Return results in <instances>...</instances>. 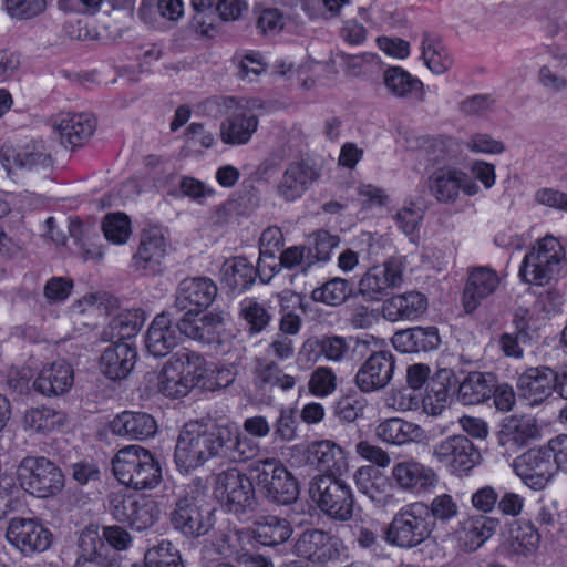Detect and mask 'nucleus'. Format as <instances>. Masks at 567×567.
I'll use <instances>...</instances> for the list:
<instances>
[{
    "instance_id": "f257e3e1",
    "label": "nucleus",
    "mask_w": 567,
    "mask_h": 567,
    "mask_svg": "<svg viewBox=\"0 0 567 567\" xmlns=\"http://www.w3.org/2000/svg\"><path fill=\"white\" fill-rule=\"evenodd\" d=\"M259 445L241 433L239 425L228 417L189 422L178 434L174 461L182 473L202 466L208 460L223 463H243L252 460Z\"/></svg>"
},
{
    "instance_id": "f03ea898",
    "label": "nucleus",
    "mask_w": 567,
    "mask_h": 567,
    "mask_svg": "<svg viewBox=\"0 0 567 567\" xmlns=\"http://www.w3.org/2000/svg\"><path fill=\"white\" fill-rule=\"evenodd\" d=\"M112 465L117 481L135 491L153 489L162 482L159 461L140 445L121 449Z\"/></svg>"
},
{
    "instance_id": "7ed1b4c3",
    "label": "nucleus",
    "mask_w": 567,
    "mask_h": 567,
    "mask_svg": "<svg viewBox=\"0 0 567 567\" xmlns=\"http://www.w3.org/2000/svg\"><path fill=\"white\" fill-rule=\"evenodd\" d=\"M213 494L226 512L238 518L252 514L258 505L254 476L237 467L214 475Z\"/></svg>"
},
{
    "instance_id": "20e7f679",
    "label": "nucleus",
    "mask_w": 567,
    "mask_h": 567,
    "mask_svg": "<svg viewBox=\"0 0 567 567\" xmlns=\"http://www.w3.org/2000/svg\"><path fill=\"white\" fill-rule=\"evenodd\" d=\"M249 473L254 476L256 494L270 504L287 506L299 496V485L288 468L276 458H265L252 463Z\"/></svg>"
},
{
    "instance_id": "39448f33",
    "label": "nucleus",
    "mask_w": 567,
    "mask_h": 567,
    "mask_svg": "<svg viewBox=\"0 0 567 567\" xmlns=\"http://www.w3.org/2000/svg\"><path fill=\"white\" fill-rule=\"evenodd\" d=\"M565 270L561 245L555 237L546 236L525 255L519 276L527 284L544 286L558 280Z\"/></svg>"
},
{
    "instance_id": "423d86ee",
    "label": "nucleus",
    "mask_w": 567,
    "mask_h": 567,
    "mask_svg": "<svg viewBox=\"0 0 567 567\" xmlns=\"http://www.w3.org/2000/svg\"><path fill=\"white\" fill-rule=\"evenodd\" d=\"M433 529L427 519V505L414 502L404 505L394 514L383 529V539L395 547L410 549L431 537Z\"/></svg>"
},
{
    "instance_id": "0eeeda50",
    "label": "nucleus",
    "mask_w": 567,
    "mask_h": 567,
    "mask_svg": "<svg viewBox=\"0 0 567 567\" xmlns=\"http://www.w3.org/2000/svg\"><path fill=\"white\" fill-rule=\"evenodd\" d=\"M309 495L317 507L329 517L347 522L353 516L354 496L340 476L321 474L309 483Z\"/></svg>"
},
{
    "instance_id": "6e6552de",
    "label": "nucleus",
    "mask_w": 567,
    "mask_h": 567,
    "mask_svg": "<svg viewBox=\"0 0 567 567\" xmlns=\"http://www.w3.org/2000/svg\"><path fill=\"white\" fill-rule=\"evenodd\" d=\"M168 519L175 532L187 539H196L213 528L214 508L203 497L187 493L175 501Z\"/></svg>"
},
{
    "instance_id": "1a4fd4ad",
    "label": "nucleus",
    "mask_w": 567,
    "mask_h": 567,
    "mask_svg": "<svg viewBox=\"0 0 567 567\" xmlns=\"http://www.w3.org/2000/svg\"><path fill=\"white\" fill-rule=\"evenodd\" d=\"M17 476L21 487L33 496H55L64 487V474L44 456H25L18 465Z\"/></svg>"
},
{
    "instance_id": "9d476101",
    "label": "nucleus",
    "mask_w": 567,
    "mask_h": 567,
    "mask_svg": "<svg viewBox=\"0 0 567 567\" xmlns=\"http://www.w3.org/2000/svg\"><path fill=\"white\" fill-rule=\"evenodd\" d=\"M513 467L523 483L534 491L544 489L559 470L549 442L517 456Z\"/></svg>"
},
{
    "instance_id": "9b49d317",
    "label": "nucleus",
    "mask_w": 567,
    "mask_h": 567,
    "mask_svg": "<svg viewBox=\"0 0 567 567\" xmlns=\"http://www.w3.org/2000/svg\"><path fill=\"white\" fill-rule=\"evenodd\" d=\"M434 457L452 473L467 474L481 462V453L465 435H452L433 447Z\"/></svg>"
},
{
    "instance_id": "f8f14e48",
    "label": "nucleus",
    "mask_w": 567,
    "mask_h": 567,
    "mask_svg": "<svg viewBox=\"0 0 567 567\" xmlns=\"http://www.w3.org/2000/svg\"><path fill=\"white\" fill-rule=\"evenodd\" d=\"M426 186L431 195L441 204H453L461 192L468 196L476 195L478 185L464 172L442 166L427 178Z\"/></svg>"
},
{
    "instance_id": "ddd939ff",
    "label": "nucleus",
    "mask_w": 567,
    "mask_h": 567,
    "mask_svg": "<svg viewBox=\"0 0 567 567\" xmlns=\"http://www.w3.org/2000/svg\"><path fill=\"white\" fill-rule=\"evenodd\" d=\"M217 291L216 284L208 277L185 278L175 290L172 310L199 315L214 302Z\"/></svg>"
},
{
    "instance_id": "4468645a",
    "label": "nucleus",
    "mask_w": 567,
    "mask_h": 567,
    "mask_svg": "<svg viewBox=\"0 0 567 567\" xmlns=\"http://www.w3.org/2000/svg\"><path fill=\"white\" fill-rule=\"evenodd\" d=\"M403 269V264L398 258H391L383 265L369 268L359 281V293L367 301H380L389 289L401 286Z\"/></svg>"
},
{
    "instance_id": "2eb2a0df",
    "label": "nucleus",
    "mask_w": 567,
    "mask_h": 567,
    "mask_svg": "<svg viewBox=\"0 0 567 567\" xmlns=\"http://www.w3.org/2000/svg\"><path fill=\"white\" fill-rule=\"evenodd\" d=\"M6 537L27 556L43 553L52 544V533L31 518H12L7 527Z\"/></svg>"
},
{
    "instance_id": "dca6fc26",
    "label": "nucleus",
    "mask_w": 567,
    "mask_h": 567,
    "mask_svg": "<svg viewBox=\"0 0 567 567\" xmlns=\"http://www.w3.org/2000/svg\"><path fill=\"white\" fill-rule=\"evenodd\" d=\"M266 257L274 260V252L269 250H260L258 264L255 267L246 257L236 256L227 259L221 267V280L233 291L244 292L248 290L259 277L262 284H267L265 279L264 264Z\"/></svg>"
},
{
    "instance_id": "f3484780",
    "label": "nucleus",
    "mask_w": 567,
    "mask_h": 567,
    "mask_svg": "<svg viewBox=\"0 0 567 567\" xmlns=\"http://www.w3.org/2000/svg\"><path fill=\"white\" fill-rule=\"evenodd\" d=\"M394 354L389 350L373 352L358 370L354 381L361 392L371 393L384 389L393 378Z\"/></svg>"
},
{
    "instance_id": "a211bd4d",
    "label": "nucleus",
    "mask_w": 567,
    "mask_h": 567,
    "mask_svg": "<svg viewBox=\"0 0 567 567\" xmlns=\"http://www.w3.org/2000/svg\"><path fill=\"white\" fill-rule=\"evenodd\" d=\"M342 544L339 538L321 529H307L299 535L293 545L298 557L323 564L340 556Z\"/></svg>"
},
{
    "instance_id": "6ab92c4d",
    "label": "nucleus",
    "mask_w": 567,
    "mask_h": 567,
    "mask_svg": "<svg viewBox=\"0 0 567 567\" xmlns=\"http://www.w3.org/2000/svg\"><path fill=\"white\" fill-rule=\"evenodd\" d=\"M179 334L203 344L220 343L224 332V316L221 312H207L202 317L195 313H184L177 320Z\"/></svg>"
},
{
    "instance_id": "aec40b11",
    "label": "nucleus",
    "mask_w": 567,
    "mask_h": 567,
    "mask_svg": "<svg viewBox=\"0 0 567 567\" xmlns=\"http://www.w3.org/2000/svg\"><path fill=\"white\" fill-rule=\"evenodd\" d=\"M171 311L158 313L145 334V348L155 358H163L178 344L179 334Z\"/></svg>"
},
{
    "instance_id": "412c9836",
    "label": "nucleus",
    "mask_w": 567,
    "mask_h": 567,
    "mask_svg": "<svg viewBox=\"0 0 567 567\" xmlns=\"http://www.w3.org/2000/svg\"><path fill=\"white\" fill-rule=\"evenodd\" d=\"M320 176L319 169L306 161L288 165L277 185V194L287 202L300 198Z\"/></svg>"
},
{
    "instance_id": "4be33fe9",
    "label": "nucleus",
    "mask_w": 567,
    "mask_h": 567,
    "mask_svg": "<svg viewBox=\"0 0 567 567\" xmlns=\"http://www.w3.org/2000/svg\"><path fill=\"white\" fill-rule=\"evenodd\" d=\"M556 370L546 367L526 369L517 380L519 395L529 400L530 404H539L555 390Z\"/></svg>"
},
{
    "instance_id": "5701e85b",
    "label": "nucleus",
    "mask_w": 567,
    "mask_h": 567,
    "mask_svg": "<svg viewBox=\"0 0 567 567\" xmlns=\"http://www.w3.org/2000/svg\"><path fill=\"white\" fill-rule=\"evenodd\" d=\"M1 164L8 174L14 169L33 171L39 167L47 168L51 165V156L35 144L13 146L4 144L0 151Z\"/></svg>"
},
{
    "instance_id": "b1692460",
    "label": "nucleus",
    "mask_w": 567,
    "mask_h": 567,
    "mask_svg": "<svg viewBox=\"0 0 567 567\" xmlns=\"http://www.w3.org/2000/svg\"><path fill=\"white\" fill-rule=\"evenodd\" d=\"M71 364L64 360L44 365L33 381V389L43 396H59L66 393L73 384Z\"/></svg>"
},
{
    "instance_id": "393cba45",
    "label": "nucleus",
    "mask_w": 567,
    "mask_h": 567,
    "mask_svg": "<svg viewBox=\"0 0 567 567\" xmlns=\"http://www.w3.org/2000/svg\"><path fill=\"white\" fill-rule=\"evenodd\" d=\"M499 277L489 267H476L470 274L463 291V306L466 312L474 311L480 303L495 292Z\"/></svg>"
},
{
    "instance_id": "a878e982",
    "label": "nucleus",
    "mask_w": 567,
    "mask_h": 567,
    "mask_svg": "<svg viewBox=\"0 0 567 567\" xmlns=\"http://www.w3.org/2000/svg\"><path fill=\"white\" fill-rule=\"evenodd\" d=\"M137 352L127 342L111 343L100 358V370L110 380L125 379L134 368Z\"/></svg>"
},
{
    "instance_id": "bb28decb",
    "label": "nucleus",
    "mask_w": 567,
    "mask_h": 567,
    "mask_svg": "<svg viewBox=\"0 0 567 567\" xmlns=\"http://www.w3.org/2000/svg\"><path fill=\"white\" fill-rule=\"evenodd\" d=\"M427 309V298L419 291L392 296L382 303V316L386 321L415 320Z\"/></svg>"
},
{
    "instance_id": "cd10ccee",
    "label": "nucleus",
    "mask_w": 567,
    "mask_h": 567,
    "mask_svg": "<svg viewBox=\"0 0 567 567\" xmlns=\"http://www.w3.org/2000/svg\"><path fill=\"white\" fill-rule=\"evenodd\" d=\"M111 430L118 436L143 441L156 434L157 423L146 412L124 411L111 422Z\"/></svg>"
},
{
    "instance_id": "c85d7f7f",
    "label": "nucleus",
    "mask_w": 567,
    "mask_h": 567,
    "mask_svg": "<svg viewBox=\"0 0 567 567\" xmlns=\"http://www.w3.org/2000/svg\"><path fill=\"white\" fill-rule=\"evenodd\" d=\"M258 127V118L254 112L244 106L236 110L221 122L220 137L225 144L241 145L249 142Z\"/></svg>"
},
{
    "instance_id": "c756f323",
    "label": "nucleus",
    "mask_w": 567,
    "mask_h": 567,
    "mask_svg": "<svg viewBox=\"0 0 567 567\" xmlns=\"http://www.w3.org/2000/svg\"><path fill=\"white\" fill-rule=\"evenodd\" d=\"M96 127L95 118L86 113L61 114L55 123L61 144L65 147L81 146Z\"/></svg>"
},
{
    "instance_id": "7c9ffc66",
    "label": "nucleus",
    "mask_w": 567,
    "mask_h": 567,
    "mask_svg": "<svg viewBox=\"0 0 567 567\" xmlns=\"http://www.w3.org/2000/svg\"><path fill=\"white\" fill-rule=\"evenodd\" d=\"M441 343L436 327H413L395 332L392 337L394 348L403 353L429 352Z\"/></svg>"
},
{
    "instance_id": "2f4dec72",
    "label": "nucleus",
    "mask_w": 567,
    "mask_h": 567,
    "mask_svg": "<svg viewBox=\"0 0 567 567\" xmlns=\"http://www.w3.org/2000/svg\"><path fill=\"white\" fill-rule=\"evenodd\" d=\"M398 485L415 494H420L434 486L437 476L433 470L415 461L400 462L392 470Z\"/></svg>"
},
{
    "instance_id": "473e14b6",
    "label": "nucleus",
    "mask_w": 567,
    "mask_h": 567,
    "mask_svg": "<svg viewBox=\"0 0 567 567\" xmlns=\"http://www.w3.org/2000/svg\"><path fill=\"white\" fill-rule=\"evenodd\" d=\"M496 375L489 372H471L457 385V401L463 405L484 403L495 391Z\"/></svg>"
},
{
    "instance_id": "72a5a7b5",
    "label": "nucleus",
    "mask_w": 567,
    "mask_h": 567,
    "mask_svg": "<svg viewBox=\"0 0 567 567\" xmlns=\"http://www.w3.org/2000/svg\"><path fill=\"white\" fill-rule=\"evenodd\" d=\"M375 435L384 443L400 446L422 442L425 439V431L416 423L391 417L375 427Z\"/></svg>"
},
{
    "instance_id": "f704fd0d",
    "label": "nucleus",
    "mask_w": 567,
    "mask_h": 567,
    "mask_svg": "<svg viewBox=\"0 0 567 567\" xmlns=\"http://www.w3.org/2000/svg\"><path fill=\"white\" fill-rule=\"evenodd\" d=\"M308 460L324 474L341 476L348 468L344 451L334 442L324 440L308 446Z\"/></svg>"
},
{
    "instance_id": "c9c22d12",
    "label": "nucleus",
    "mask_w": 567,
    "mask_h": 567,
    "mask_svg": "<svg viewBox=\"0 0 567 567\" xmlns=\"http://www.w3.org/2000/svg\"><path fill=\"white\" fill-rule=\"evenodd\" d=\"M145 319L146 313L142 309L124 310L110 320L103 329L101 338L111 343L126 342L140 332Z\"/></svg>"
},
{
    "instance_id": "e433bc0d",
    "label": "nucleus",
    "mask_w": 567,
    "mask_h": 567,
    "mask_svg": "<svg viewBox=\"0 0 567 567\" xmlns=\"http://www.w3.org/2000/svg\"><path fill=\"white\" fill-rule=\"evenodd\" d=\"M383 83L388 91L400 99L423 101L424 85L401 66H389L383 71Z\"/></svg>"
},
{
    "instance_id": "4c0bfd02",
    "label": "nucleus",
    "mask_w": 567,
    "mask_h": 567,
    "mask_svg": "<svg viewBox=\"0 0 567 567\" xmlns=\"http://www.w3.org/2000/svg\"><path fill=\"white\" fill-rule=\"evenodd\" d=\"M429 378L430 368L426 364L415 363L408 368V388L400 391L394 399L400 410H416L424 402L421 390L424 385H427Z\"/></svg>"
},
{
    "instance_id": "58836bf2",
    "label": "nucleus",
    "mask_w": 567,
    "mask_h": 567,
    "mask_svg": "<svg viewBox=\"0 0 567 567\" xmlns=\"http://www.w3.org/2000/svg\"><path fill=\"white\" fill-rule=\"evenodd\" d=\"M166 244L164 237L154 231H144L137 251L133 256V266L137 270L158 271L165 256Z\"/></svg>"
},
{
    "instance_id": "ea45409f",
    "label": "nucleus",
    "mask_w": 567,
    "mask_h": 567,
    "mask_svg": "<svg viewBox=\"0 0 567 567\" xmlns=\"http://www.w3.org/2000/svg\"><path fill=\"white\" fill-rule=\"evenodd\" d=\"M292 532L288 519L268 515L256 522L254 538L262 546L275 547L285 544L291 537Z\"/></svg>"
},
{
    "instance_id": "a19ab883",
    "label": "nucleus",
    "mask_w": 567,
    "mask_h": 567,
    "mask_svg": "<svg viewBox=\"0 0 567 567\" xmlns=\"http://www.w3.org/2000/svg\"><path fill=\"white\" fill-rule=\"evenodd\" d=\"M352 343L354 344L353 350L368 346L367 341L357 338L346 339L339 336H324L320 339H308L305 342V349L319 350L327 360L339 362L348 357Z\"/></svg>"
},
{
    "instance_id": "79ce46f5",
    "label": "nucleus",
    "mask_w": 567,
    "mask_h": 567,
    "mask_svg": "<svg viewBox=\"0 0 567 567\" xmlns=\"http://www.w3.org/2000/svg\"><path fill=\"white\" fill-rule=\"evenodd\" d=\"M498 525L497 518L473 516L463 523L460 540L465 549L474 551L494 535Z\"/></svg>"
},
{
    "instance_id": "37998d69",
    "label": "nucleus",
    "mask_w": 567,
    "mask_h": 567,
    "mask_svg": "<svg viewBox=\"0 0 567 567\" xmlns=\"http://www.w3.org/2000/svg\"><path fill=\"white\" fill-rule=\"evenodd\" d=\"M114 557L109 546L103 542L97 525L86 526L79 535L75 560H93Z\"/></svg>"
},
{
    "instance_id": "c03bdc74",
    "label": "nucleus",
    "mask_w": 567,
    "mask_h": 567,
    "mask_svg": "<svg viewBox=\"0 0 567 567\" xmlns=\"http://www.w3.org/2000/svg\"><path fill=\"white\" fill-rule=\"evenodd\" d=\"M158 379L159 392L168 398L185 396L197 384L194 377L179 372L173 360L166 362Z\"/></svg>"
},
{
    "instance_id": "a18cd8bd",
    "label": "nucleus",
    "mask_w": 567,
    "mask_h": 567,
    "mask_svg": "<svg viewBox=\"0 0 567 567\" xmlns=\"http://www.w3.org/2000/svg\"><path fill=\"white\" fill-rule=\"evenodd\" d=\"M144 567H185L181 550L169 539H161L144 554Z\"/></svg>"
},
{
    "instance_id": "49530a36",
    "label": "nucleus",
    "mask_w": 567,
    "mask_h": 567,
    "mask_svg": "<svg viewBox=\"0 0 567 567\" xmlns=\"http://www.w3.org/2000/svg\"><path fill=\"white\" fill-rule=\"evenodd\" d=\"M422 58L426 66L436 74L445 73L453 64V59L441 40L427 32L423 33Z\"/></svg>"
},
{
    "instance_id": "de8ad7c7",
    "label": "nucleus",
    "mask_w": 567,
    "mask_h": 567,
    "mask_svg": "<svg viewBox=\"0 0 567 567\" xmlns=\"http://www.w3.org/2000/svg\"><path fill=\"white\" fill-rule=\"evenodd\" d=\"M65 422V415L61 411L50 408H32L24 414V426L35 433L51 432Z\"/></svg>"
},
{
    "instance_id": "09e8293b",
    "label": "nucleus",
    "mask_w": 567,
    "mask_h": 567,
    "mask_svg": "<svg viewBox=\"0 0 567 567\" xmlns=\"http://www.w3.org/2000/svg\"><path fill=\"white\" fill-rule=\"evenodd\" d=\"M340 244L337 235L330 234L328 230L319 229L308 237L307 246V267L316 261H328L334 248Z\"/></svg>"
},
{
    "instance_id": "8fccbe9b",
    "label": "nucleus",
    "mask_w": 567,
    "mask_h": 567,
    "mask_svg": "<svg viewBox=\"0 0 567 567\" xmlns=\"http://www.w3.org/2000/svg\"><path fill=\"white\" fill-rule=\"evenodd\" d=\"M458 143L451 137H433L426 142L424 153L429 163L446 165L456 162L460 154Z\"/></svg>"
},
{
    "instance_id": "3c124183",
    "label": "nucleus",
    "mask_w": 567,
    "mask_h": 567,
    "mask_svg": "<svg viewBox=\"0 0 567 567\" xmlns=\"http://www.w3.org/2000/svg\"><path fill=\"white\" fill-rule=\"evenodd\" d=\"M502 433L507 441L523 446L538 435V427L535 420L530 416H513L504 422Z\"/></svg>"
},
{
    "instance_id": "603ef678",
    "label": "nucleus",
    "mask_w": 567,
    "mask_h": 567,
    "mask_svg": "<svg viewBox=\"0 0 567 567\" xmlns=\"http://www.w3.org/2000/svg\"><path fill=\"white\" fill-rule=\"evenodd\" d=\"M352 293L351 285L343 278H332L312 290L311 298L315 301L323 302L329 306H339L343 303Z\"/></svg>"
},
{
    "instance_id": "864d4df0",
    "label": "nucleus",
    "mask_w": 567,
    "mask_h": 567,
    "mask_svg": "<svg viewBox=\"0 0 567 567\" xmlns=\"http://www.w3.org/2000/svg\"><path fill=\"white\" fill-rule=\"evenodd\" d=\"M457 381L455 380L454 372L450 369H440L434 375L429 378L425 389L426 395H423L424 402L429 400L432 404L434 399L437 403L446 401L451 392L455 393Z\"/></svg>"
},
{
    "instance_id": "5fc2aeb1",
    "label": "nucleus",
    "mask_w": 567,
    "mask_h": 567,
    "mask_svg": "<svg viewBox=\"0 0 567 567\" xmlns=\"http://www.w3.org/2000/svg\"><path fill=\"white\" fill-rule=\"evenodd\" d=\"M295 384V377L284 373L276 362L265 363L264 365H259L256 370L255 385L258 389H264L269 385L288 391L292 389Z\"/></svg>"
},
{
    "instance_id": "6e6d98bb",
    "label": "nucleus",
    "mask_w": 567,
    "mask_h": 567,
    "mask_svg": "<svg viewBox=\"0 0 567 567\" xmlns=\"http://www.w3.org/2000/svg\"><path fill=\"white\" fill-rule=\"evenodd\" d=\"M159 518V508L154 499L138 496L128 526L132 529L143 532L154 526Z\"/></svg>"
},
{
    "instance_id": "4d7b16f0",
    "label": "nucleus",
    "mask_w": 567,
    "mask_h": 567,
    "mask_svg": "<svg viewBox=\"0 0 567 567\" xmlns=\"http://www.w3.org/2000/svg\"><path fill=\"white\" fill-rule=\"evenodd\" d=\"M239 315L251 334L265 330L271 320V315L266 307L254 299H246L240 303Z\"/></svg>"
},
{
    "instance_id": "13d9d810",
    "label": "nucleus",
    "mask_w": 567,
    "mask_h": 567,
    "mask_svg": "<svg viewBox=\"0 0 567 567\" xmlns=\"http://www.w3.org/2000/svg\"><path fill=\"white\" fill-rule=\"evenodd\" d=\"M102 230L109 241L125 244L132 233L131 219L124 213H110L103 219Z\"/></svg>"
},
{
    "instance_id": "bf43d9fd",
    "label": "nucleus",
    "mask_w": 567,
    "mask_h": 567,
    "mask_svg": "<svg viewBox=\"0 0 567 567\" xmlns=\"http://www.w3.org/2000/svg\"><path fill=\"white\" fill-rule=\"evenodd\" d=\"M458 514V505L449 494L437 495L427 505V519L432 529L436 522L447 523Z\"/></svg>"
},
{
    "instance_id": "052dcab7",
    "label": "nucleus",
    "mask_w": 567,
    "mask_h": 567,
    "mask_svg": "<svg viewBox=\"0 0 567 567\" xmlns=\"http://www.w3.org/2000/svg\"><path fill=\"white\" fill-rule=\"evenodd\" d=\"M138 496L113 492L107 495V509L115 520L128 524Z\"/></svg>"
},
{
    "instance_id": "680f3d73",
    "label": "nucleus",
    "mask_w": 567,
    "mask_h": 567,
    "mask_svg": "<svg viewBox=\"0 0 567 567\" xmlns=\"http://www.w3.org/2000/svg\"><path fill=\"white\" fill-rule=\"evenodd\" d=\"M513 546L515 550L524 554L534 551L540 542V534L530 522H525L512 530Z\"/></svg>"
},
{
    "instance_id": "e2e57ef3",
    "label": "nucleus",
    "mask_w": 567,
    "mask_h": 567,
    "mask_svg": "<svg viewBox=\"0 0 567 567\" xmlns=\"http://www.w3.org/2000/svg\"><path fill=\"white\" fill-rule=\"evenodd\" d=\"M296 411L291 408L281 409L274 424L275 441L289 442L296 437L298 427Z\"/></svg>"
},
{
    "instance_id": "0e129e2a",
    "label": "nucleus",
    "mask_w": 567,
    "mask_h": 567,
    "mask_svg": "<svg viewBox=\"0 0 567 567\" xmlns=\"http://www.w3.org/2000/svg\"><path fill=\"white\" fill-rule=\"evenodd\" d=\"M336 381L337 377L330 368L320 367L311 373L308 385L315 395L326 396L336 390Z\"/></svg>"
},
{
    "instance_id": "69168bd1",
    "label": "nucleus",
    "mask_w": 567,
    "mask_h": 567,
    "mask_svg": "<svg viewBox=\"0 0 567 567\" xmlns=\"http://www.w3.org/2000/svg\"><path fill=\"white\" fill-rule=\"evenodd\" d=\"M171 360H173L177 370L182 368L179 372H183L185 375L194 377L195 381L203 377L202 371L205 364V359L202 354L184 349L183 351L175 353Z\"/></svg>"
},
{
    "instance_id": "338daca9",
    "label": "nucleus",
    "mask_w": 567,
    "mask_h": 567,
    "mask_svg": "<svg viewBox=\"0 0 567 567\" xmlns=\"http://www.w3.org/2000/svg\"><path fill=\"white\" fill-rule=\"evenodd\" d=\"M424 207L411 203L409 206L402 207L395 215L398 227L408 236H413L423 219Z\"/></svg>"
},
{
    "instance_id": "774afa93",
    "label": "nucleus",
    "mask_w": 567,
    "mask_h": 567,
    "mask_svg": "<svg viewBox=\"0 0 567 567\" xmlns=\"http://www.w3.org/2000/svg\"><path fill=\"white\" fill-rule=\"evenodd\" d=\"M365 406V399L354 395H347L341 398L336 403L334 413L342 421L350 423L362 416Z\"/></svg>"
}]
</instances>
